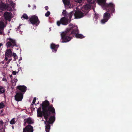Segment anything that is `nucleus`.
<instances>
[{
	"label": "nucleus",
	"mask_w": 132,
	"mask_h": 132,
	"mask_svg": "<svg viewBox=\"0 0 132 132\" xmlns=\"http://www.w3.org/2000/svg\"><path fill=\"white\" fill-rule=\"evenodd\" d=\"M42 106L43 107V111L44 114L45 118L46 120L45 121V123L46 124L45 130L46 132H49L50 129V126L48 123H52L55 120L54 117H51L50 118L48 121V118L50 112L53 113H55L54 109L52 106L49 105V103L48 101H45L43 102L41 106Z\"/></svg>",
	"instance_id": "f257e3e1"
},
{
	"label": "nucleus",
	"mask_w": 132,
	"mask_h": 132,
	"mask_svg": "<svg viewBox=\"0 0 132 132\" xmlns=\"http://www.w3.org/2000/svg\"><path fill=\"white\" fill-rule=\"evenodd\" d=\"M71 19H69L68 20L67 18L65 16L61 18L60 21H57V25L58 26H60L61 23L63 25H66L68 22H69L71 21Z\"/></svg>",
	"instance_id": "423d86ee"
},
{
	"label": "nucleus",
	"mask_w": 132,
	"mask_h": 132,
	"mask_svg": "<svg viewBox=\"0 0 132 132\" xmlns=\"http://www.w3.org/2000/svg\"><path fill=\"white\" fill-rule=\"evenodd\" d=\"M7 40L8 41L6 43V45L7 47L12 46H14L15 45V41L14 40L12 39L9 37L7 38Z\"/></svg>",
	"instance_id": "6e6552de"
},
{
	"label": "nucleus",
	"mask_w": 132,
	"mask_h": 132,
	"mask_svg": "<svg viewBox=\"0 0 132 132\" xmlns=\"http://www.w3.org/2000/svg\"><path fill=\"white\" fill-rule=\"evenodd\" d=\"M19 27H18L17 28V29L16 30V31H17V33L19 32H20V30H19Z\"/></svg>",
	"instance_id": "473e14b6"
},
{
	"label": "nucleus",
	"mask_w": 132,
	"mask_h": 132,
	"mask_svg": "<svg viewBox=\"0 0 132 132\" xmlns=\"http://www.w3.org/2000/svg\"><path fill=\"white\" fill-rule=\"evenodd\" d=\"M12 51L10 49H7L6 50L5 54V60L7 61L8 59L11 57L12 55Z\"/></svg>",
	"instance_id": "9b49d317"
},
{
	"label": "nucleus",
	"mask_w": 132,
	"mask_h": 132,
	"mask_svg": "<svg viewBox=\"0 0 132 132\" xmlns=\"http://www.w3.org/2000/svg\"><path fill=\"white\" fill-rule=\"evenodd\" d=\"M4 92V89L3 87H0V94H2Z\"/></svg>",
	"instance_id": "393cba45"
},
{
	"label": "nucleus",
	"mask_w": 132,
	"mask_h": 132,
	"mask_svg": "<svg viewBox=\"0 0 132 132\" xmlns=\"http://www.w3.org/2000/svg\"><path fill=\"white\" fill-rule=\"evenodd\" d=\"M88 3L92 4L95 2L96 0H87Z\"/></svg>",
	"instance_id": "a878e982"
},
{
	"label": "nucleus",
	"mask_w": 132,
	"mask_h": 132,
	"mask_svg": "<svg viewBox=\"0 0 132 132\" xmlns=\"http://www.w3.org/2000/svg\"><path fill=\"white\" fill-rule=\"evenodd\" d=\"M34 123V121L31 118H29L27 119H24V126H25L28 124H31Z\"/></svg>",
	"instance_id": "4468645a"
},
{
	"label": "nucleus",
	"mask_w": 132,
	"mask_h": 132,
	"mask_svg": "<svg viewBox=\"0 0 132 132\" xmlns=\"http://www.w3.org/2000/svg\"><path fill=\"white\" fill-rule=\"evenodd\" d=\"M45 8L46 10H47L48 9V7L46 6L45 7Z\"/></svg>",
	"instance_id": "4c0bfd02"
},
{
	"label": "nucleus",
	"mask_w": 132,
	"mask_h": 132,
	"mask_svg": "<svg viewBox=\"0 0 132 132\" xmlns=\"http://www.w3.org/2000/svg\"><path fill=\"white\" fill-rule=\"evenodd\" d=\"M23 98L22 94L19 91L17 90L16 93V94L15 96V99L17 101H21Z\"/></svg>",
	"instance_id": "9d476101"
},
{
	"label": "nucleus",
	"mask_w": 132,
	"mask_h": 132,
	"mask_svg": "<svg viewBox=\"0 0 132 132\" xmlns=\"http://www.w3.org/2000/svg\"><path fill=\"white\" fill-rule=\"evenodd\" d=\"M2 80L3 81H6V79L4 78V77L2 79Z\"/></svg>",
	"instance_id": "f704fd0d"
},
{
	"label": "nucleus",
	"mask_w": 132,
	"mask_h": 132,
	"mask_svg": "<svg viewBox=\"0 0 132 132\" xmlns=\"http://www.w3.org/2000/svg\"><path fill=\"white\" fill-rule=\"evenodd\" d=\"M13 56L14 58V59L15 60L16 59H17V57L16 56V55L15 53H13Z\"/></svg>",
	"instance_id": "cd10ccee"
},
{
	"label": "nucleus",
	"mask_w": 132,
	"mask_h": 132,
	"mask_svg": "<svg viewBox=\"0 0 132 132\" xmlns=\"http://www.w3.org/2000/svg\"><path fill=\"white\" fill-rule=\"evenodd\" d=\"M36 100V98L35 97L34 98L32 102V104H33L35 103Z\"/></svg>",
	"instance_id": "7c9ffc66"
},
{
	"label": "nucleus",
	"mask_w": 132,
	"mask_h": 132,
	"mask_svg": "<svg viewBox=\"0 0 132 132\" xmlns=\"http://www.w3.org/2000/svg\"><path fill=\"white\" fill-rule=\"evenodd\" d=\"M50 13L49 11H48L45 13V15L47 17L50 14Z\"/></svg>",
	"instance_id": "c756f323"
},
{
	"label": "nucleus",
	"mask_w": 132,
	"mask_h": 132,
	"mask_svg": "<svg viewBox=\"0 0 132 132\" xmlns=\"http://www.w3.org/2000/svg\"><path fill=\"white\" fill-rule=\"evenodd\" d=\"M36 8V6L35 5H34L33 7V9H35Z\"/></svg>",
	"instance_id": "c9c22d12"
},
{
	"label": "nucleus",
	"mask_w": 132,
	"mask_h": 132,
	"mask_svg": "<svg viewBox=\"0 0 132 132\" xmlns=\"http://www.w3.org/2000/svg\"><path fill=\"white\" fill-rule=\"evenodd\" d=\"M4 123L2 120L0 121V128H2L3 127Z\"/></svg>",
	"instance_id": "c85d7f7f"
},
{
	"label": "nucleus",
	"mask_w": 132,
	"mask_h": 132,
	"mask_svg": "<svg viewBox=\"0 0 132 132\" xmlns=\"http://www.w3.org/2000/svg\"><path fill=\"white\" fill-rule=\"evenodd\" d=\"M12 60V59H9V60H8V61L7 62V64H8L9 62H10Z\"/></svg>",
	"instance_id": "e433bc0d"
},
{
	"label": "nucleus",
	"mask_w": 132,
	"mask_h": 132,
	"mask_svg": "<svg viewBox=\"0 0 132 132\" xmlns=\"http://www.w3.org/2000/svg\"><path fill=\"white\" fill-rule=\"evenodd\" d=\"M59 47L58 45H56L55 44L52 43L51 45V48L52 50V51L54 52H56L57 49Z\"/></svg>",
	"instance_id": "a211bd4d"
},
{
	"label": "nucleus",
	"mask_w": 132,
	"mask_h": 132,
	"mask_svg": "<svg viewBox=\"0 0 132 132\" xmlns=\"http://www.w3.org/2000/svg\"><path fill=\"white\" fill-rule=\"evenodd\" d=\"M10 123L12 125L14 124L15 122V119L14 118L12 119L10 121Z\"/></svg>",
	"instance_id": "b1692460"
},
{
	"label": "nucleus",
	"mask_w": 132,
	"mask_h": 132,
	"mask_svg": "<svg viewBox=\"0 0 132 132\" xmlns=\"http://www.w3.org/2000/svg\"><path fill=\"white\" fill-rule=\"evenodd\" d=\"M33 127L31 125H29L23 129V132H33Z\"/></svg>",
	"instance_id": "f8f14e48"
},
{
	"label": "nucleus",
	"mask_w": 132,
	"mask_h": 132,
	"mask_svg": "<svg viewBox=\"0 0 132 132\" xmlns=\"http://www.w3.org/2000/svg\"><path fill=\"white\" fill-rule=\"evenodd\" d=\"M29 21L33 25L36 24L37 25L39 23V21L37 16L35 15L31 16L29 19Z\"/></svg>",
	"instance_id": "0eeeda50"
},
{
	"label": "nucleus",
	"mask_w": 132,
	"mask_h": 132,
	"mask_svg": "<svg viewBox=\"0 0 132 132\" xmlns=\"http://www.w3.org/2000/svg\"><path fill=\"white\" fill-rule=\"evenodd\" d=\"M12 73L13 75H15L16 73V72L15 71H13Z\"/></svg>",
	"instance_id": "72a5a7b5"
},
{
	"label": "nucleus",
	"mask_w": 132,
	"mask_h": 132,
	"mask_svg": "<svg viewBox=\"0 0 132 132\" xmlns=\"http://www.w3.org/2000/svg\"><path fill=\"white\" fill-rule=\"evenodd\" d=\"M3 33V32H2L0 31V34H2Z\"/></svg>",
	"instance_id": "79ce46f5"
},
{
	"label": "nucleus",
	"mask_w": 132,
	"mask_h": 132,
	"mask_svg": "<svg viewBox=\"0 0 132 132\" xmlns=\"http://www.w3.org/2000/svg\"><path fill=\"white\" fill-rule=\"evenodd\" d=\"M18 89L22 92H25L26 90V87L24 86H17Z\"/></svg>",
	"instance_id": "6ab92c4d"
},
{
	"label": "nucleus",
	"mask_w": 132,
	"mask_h": 132,
	"mask_svg": "<svg viewBox=\"0 0 132 132\" xmlns=\"http://www.w3.org/2000/svg\"><path fill=\"white\" fill-rule=\"evenodd\" d=\"M2 109H0V113H1L2 112Z\"/></svg>",
	"instance_id": "58836bf2"
},
{
	"label": "nucleus",
	"mask_w": 132,
	"mask_h": 132,
	"mask_svg": "<svg viewBox=\"0 0 132 132\" xmlns=\"http://www.w3.org/2000/svg\"><path fill=\"white\" fill-rule=\"evenodd\" d=\"M28 7H30V5H29V4L28 5Z\"/></svg>",
	"instance_id": "a19ab883"
},
{
	"label": "nucleus",
	"mask_w": 132,
	"mask_h": 132,
	"mask_svg": "<svg viewBox=\"0 0 132 132\" xmlns=\"http://www.w3.org/2000/svg\"><path fill=\"white\" fill-rule=\"evenodd\" d=\"M4 16L6 20H9L10 21L11 18L12 17V14L10 12H6L4 14Z\"/></svg>",
	"instance_id": "ddd939ff"
},
{
	"label": "nucleus",
	"mask_w": 132,
	"mask_h": 132,
	"mask_svg": "<svg viewBox=\"0 0 132 132\" xmlns=\"http://www.w3.org/2000/svg\"><path fill=\"white\" fill-rule=\"evenodd\" d=\"M10 5L9 4H5L2 2L0 3V10H3L6 9L7 10L11 11L12 10V8H14L15 4L12 1L10 2Z\"/></svg>",
	"instance_id": "20e7f679"
},
{
	"label": "nucleus",
	"mask_w": 132,
	"mask_h": 132,
	"mask_svg": "<svg viewBox=\"0 0 132 132\" xmlns=\"http://www.w3.org/2000/svg\"><path fill=\"white\" fill-rule=\"evenodd\" d=\"M77 30V26H74L73 24L70 23L69 25V28L67 29L66 31L63 32L61 33V42L62 43L67 42L71 40V38L68 36L69 35V32L72 34V32H75Z\"/></svg>",
	"instance_id": "f03ea898"
},
{
	"label": "nucleus",
	"mask_w": 132,
	"mask_h": 132,
	"mask_svg": "<svg viewBox=\"0 0 132 132\" xmlns=\"http://www.w3.org/2000/svg\"><path fill=\"white\" fill-rule=\"evenodd\" d=\"M23 18L24 19H28V17L26 14H23L21 18Z\"/></svg>",
	"instance_id": "5701e85b"
},
{
	"label": "nucleus",
	"mask_w": 132,
	"mask_h": 132,
	"mask_svg": "<svg viewBox=\"0 0 132 132\" xmlns=\"http://www.w3.org/2000/svg\"><path fill=\"white\" fill-rule=\"evenodd\" d=\"M4 105L3 102L0 103V109H2L4 107Z\"/></svg>",
	"instance_id": "bb28decb"
},
{
	"label": "nucleus",
	"mask_w": 132,
	"mask_h": 132,
	"mask_svg": "<svg viewBox=\"0 0 132 132\" xmlns=\"http://www.w3.org/2000/svg\"><path fill=\"white\" fill-rule=\"evenodd\" d=\"M37 115L38 117H41L42 116V109L41 108H39L37 109Z\"/></svg>",
	"instance_id": "aec40b11"
},
{
	"label": "nucleus",
	"mask_w": 132,
	"mask_h": 132,
	"mask_svg": "<svg viewBox=\"0 0 132 132\" xmlns=\"http://www.w3.org/2000/svg\"><path fill=\"white\" fill-rule=\"evenodd\" d=\"M63 1L66 8L68 9L71 7L69 0H63Z\"/></svg>",
	"instance_id": "f3484780"
},
{
	"label": "nucleus",
	"mask_w": 132,
	"mask_h": 132,
	"mask_svg": "<svg viewBox=\"0 0 132 132\" xmlns=\"http://www.w3.org/2000/svg\"><path fill=\"white\" fill-rule=\"evenodd\" d=\"M106 0H97L98 4L101 6L103 8L106 7H108L111 8H113L114 5L112 3H110L109 4L106 3Z\"/></svg>",
	"instance_id": "39448f33"
},
{
	"label": "nucleus",
	"mask_w": 132,
	"mask_h": 132,
	"mask_svg": "<svg viewBox=\"0 0 132 132\" xmlns=\"http://www.w3.org/2000/svg\"><path fill=\"white\" fill-rule=\"evenodd\" d=\"M12 75H11L10 76V77H12Z\"/></svg>",
	"instance_id": "37998d69"
},
{
	"label": "nucleus",
	"mask_w": 132,
	"mask_h": 132,
	"mask_svg": "<svg viewBox=\"0 0 132 132\" xmlns=\"http://www.w3.org/2000/svg\"><path fill=\"white\" fill-rule=\"evenodd\" d=\"M91 4L89 3L86 4L82 7V11L84 12V13L79 11L78 10L77 7H76V10H75L74 15L75 18H79L83 17L85 15H86V13H87L88 10L91 8L92 6Z\"/></svg>",
	"instance_id": "7ed1b4c3"
},
{
	"label": "nucleus",
	"mask_w": 132,
	"mask_h": 132,
	"mask_svg": "<svg viewBox=\"0 0 132 132\" xmlns=\"http://www.w3.org/2000/svg\"><path fill=\"white\" fill-rule=\"evenodd\" d=\"M74 11H73L71 12L69 14H67L65 10H64L62 12V14L64 16H65V17L67 16V17H69L70 19H71L72 16L73 14H74Z\"/></svg>",
	"instance_id": "2eb2a0df"
},
{
	"label": "nucleus",
	"mask_w": 132,
	"mask_h": 132,
	"mask_svg": "<svg viewBox=\"0 0 132 132\" xmlns=\"http://www.w3.org/2000/svg\"><path fill=\"white\" fill-rule=\"evenodd\" d=\"M72 34H75L76 37L77 38H82L84 37V36L78 33V29L77 31V32L76 31L75 32H73V31H72Z\"/></svg>",
	"instance_id": "dca6fc26"
},
{
	"label": "nucleus",
	"mask_w": 132,
	"mask_h": 132,
	"mask_svg": "<svg viewBox=\"0 0 132 132\" xmlns=\"http://www.w3.org/2000/svg\"><path fill=\"white\" fill-rule=\"evenodd\" d=\"M2 45V43H0V47Z\"/></svg>",
	"instance_id": "ea45409f"
},
{
	"label": "nucleus",
	"mask_w": 132,
	"mask_h": 132,
	"mask_svg": "<svg viewBox=\"0 0 132 132\" xmlns=\"http://www.w3.org/2000/svg\"><path fill=\"white\" fill-rule=\"evenodd\" d=\"M18 80L17 79L15 78L12 80V84L13 86H15L16 85V82Z\"/></svg>",
	"instance_id": "412c9836"
},
{
	"label": "nucleus",
	"mask_w": 132,
	"mask_h": 132,
	"mask_svg": "<svg viewBox=\"0 0 132 132\" xmlns=\"http://www.w3.org/2000/svg\"><path fill=\"white\" fill-rule=\"evenodd\" d=\"M110 13L106 12L104 14L103 19L101 21V23L104 24L107 21L108 19L110 18Z\"/></svg>",
	"instance_id": "1a4fd4ad"
},
{
	"label": "nucleus",
	"mask_w": 132,
	"mask_h": 132,
	"mask_svg": "<svg viewBox=\"0 0 132 132\" xmlns=\"http://www.w3.org/2000/svg\"><path fill=\"white\" fill-rule=\"evenodd\" d=\"M84 0H75V1L78 3H80L82 2V1Z\"/></svg>",
	"instance_id": "2f4dec72"
},
{
	"label": "nucleus",
	"mask_w": 132,
	"mask_h": 132,
	"mask_svg": "<svg viewBox=\"0 0 132 132\" xmlns=\"http://www.w3.org/2000/svg\"><path fill=\"white\" fill-rule=\"evenodd\" d=\"M5 26L3 22L1 21H0V29H3L4 28V27Z\"/></svg>",
	"instance_id": "4be33fe9"
}]
</instances>
